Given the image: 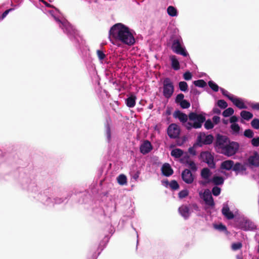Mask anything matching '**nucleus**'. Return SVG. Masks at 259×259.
Listing matches in <instances>:
<instances>
[{
  "instance_id": "nucleus-1",
  "label": "nucleus",
  "mask_w": 259,
  "mask_h": 259,
  "mask_svg": "<svg viewBox=\"0 0 259 259\" xmlns=\"http://www.w3.org/2000/svg\"><path fill=\"white\" fill-rule=\"evenodd\" d=\"M135 34L134 30L121 23L115 24L109 31V37L128 46L135 44Z\"/></svg>"
},
{
  "instance_id": "nucleus-2",
  "label": "nucleus",
  "mask_w": 259,
  "mask_h": 259,
  "mask_svg": "<svg viewBox=\"0 0 259 259\" xmlns=\"http://www.w3.org/2000/svg\"><path fill=\"white\" fill-rule=\"evenodd\" d=\"M213 146L218 152L227 157H231L237 153L240 145L237 142L231 141L227 136L218 134Z\"/></svg>"
},
{
  "instance_id": "nucleus-3",
  "label": "nucleus",
  "mask_w": 259,
  "mask_h": 259,
  "mask_svg": "<svg viewBox=\"0 0 259 259\" xmlns=\"http://www.w3.org/2000/svg\"><path fill=\"white\" fill-rule=\"evenodd\" d=\"M169 41L171 43V49L176 54L182 55L183 57H189V55L187 52L183 39L179 34V30L175 29L172 33L170 35Z\"/></svg>"
},
{
  "instance_id": "nucleus-4",
  "label": "nucleus",
  "mask_w": 259,
  "mask_h": 259,
  "mask_svg": "<svg viewBox=\"0 0 259 259\" xmlns=\"http://www.w3.org/2000/svg\"><path fill=\"white\" fill-rule=\"evenodd\" d=\"M206 114L201 111L197 112L192 111L189 113V121L186 125V129L188 131L191 130L198 129L201 128L204 122L205 121Z\"/></svg>"
},
{
  "instance_id": "nucleus-5",
  "label": "nucleus",
  "mask_w": 259,
  "mask_h": 259,
  "mask_svg": "<svg viewBox=\"0 0 259 259\" xmlns=\"http://www.w3.org/2000/svg\"><path fill=\"white\" fill-rule=\"evenodd\" d=\"M233 226L237 229L244 231H253L257 229L256 225L243 215L235 217Z\"/></svg>"
},
{
  "instance_id": "nucleus-6",
  "label": "nucleus",
  "mask_w": 259,
  "mask_h": 259,
  "mask_svg": "<svg viewBox=\"0 0 259 259\" xmlns=\"http://www.w3.org/2000/svg\"><path fill=\"white\" fill-rule=\"evenodd\" d=\"M214 141V137L211 134L206 135L204 132L200 133L197 137L194 146L202 147L204 145H209Z\"/></svg>"
},
{
  "instance_id": "nucleus-7",
  "label": "nucleus",
  "mask_w": 259,
  "mask_h": 259,
  "mask_svg": "<svg viewBox=\"0 0 259 259\" xmlns=\"http://www.w3.org/2000/svg\"><path fill=\"white\" fill-rule=\"evenodd\" d=\"M163 96L166 99H169L175 91V87L172 81L168 77L164 78L163 81Z\"/></svg>"
},
{
  "instance_id": "nucleus-8",
  "label": "nucleus",
  "mask_w": 259,
  "mask_h": 259,
  "mask_svg": "<svg viewBox=\"0 0 259 259\" xmlns=\"http://www.w3.org/2000/svg\"><path fill=\"white\" fill-rule=\"evenodd\" d=\"M108 234H105L104 238L100 241L99 244H98V256L100 254L101 252L106 247L111 236L114 234L115 229L111 224H108L107 226Z\"/></svg>"
},
{
  "instance_id": "nucleus-9",
  "label": "nucleus",
  "mask_w": 259,
  "mask_h": 259,
  "mask_svg": "<svg viewBox=\"0 0 259 259\" xmlns=\"http://www.w3.org/2000/svg\"><path fill=\"white\" fill-rule=\"evenodd\" d=\"M199 158L206 163L211 169L215 168L214 156L209 151H202L200 153Z\"/></svg>"
},
{
  "instance_id": "nucleus-10",
  "label": "nucleus",
  "mask_w": 259,
  "mask_h": 259,
  "mask_svg": "<svg viewBox=\"0 0 259 259\" xmlns=\"http://www.w3.org/2000/svg\"><path fill=\"white\" fill-rule=\"evenodd\" d=\"M212 175V172L209 168H203L200 171V177L203 180L199 181V184L205 186L210 184Z\"/></svg>"
},
{
  "instance_id": "nucleus-11",
  "label": "nucleus",
  "mask_w": 259,
  "mask_h": 259,
  "mask_svg": "<svg viewBox=\"0 0 259 259\" xmlns=\"http://www.w3.org/2000/svg\"><path fill=\"white\" fill-rule=\"evenodd\" d=\"M199 195L204 201L205 205L209 208H212L215 206L214 199L209 190L206 189L203 193H199Z\"/></svg>"
},
{
  "instance_id": "nucleus-12",
  "label": "nucleus",
  "mask_w": 259,
  "mask_h": 259,
  "mask_svg": "<svg viewBox=\"0 0 259 259\" xmlns=\"http://www.w3.org/2000/svg\"><path fill=\"white\" fill-rule=\"evenodd\" d=\"M180 128L177 124L171 123L167 128V134L170 139H177L180 134Z\"/></svg>"
},
{
  "instance_id": "nucleus-13",
  "label": "nucleus",
  "mask_w": 259,
  "mask_h": 259,
  "mask_svg": "<svg viewBox=\"0 0 259 259\" xmlns=\"http://www.w3.org/2000/svg\"><path fill=\"white\" fill-rule=\"evenodd\" d=\"M173 117L175 118L178 119L186 128V125H187L188 120H189V114L187 115L181 110H176L173 113Z\"/></svg>"
},
{
  "instance_id": "nucleus-14",
  "label": "nucleus",
  "mask_w": 259,
  "mask_h": 259,
  "mask_svg": "<svg viewBox=\"0 0 259 259\" xmlns=\"http://www.w3.org/2000/svg\"><path fill=\"white\" fill-rule=\"evenodd\" d=\"M181 178L182 180L187 184L193 183L194 180V176L189 169H185L182 171Z\"/></svg>"
},
{
  "instance_id": "nucleus-15",
  "label": "nucleus",
  "mask_w": 259,
  "mask_h": 259,
  "mask_svg": "<svg viewBox=\"0 0 259 259\" xmlns=\"http://www.w3.org/2000/svg\"><path fill=\"white\" fill-rule=\"evenodd\" d=\"M221 211L222 214L225 217V218L229 220L232 219L234 220L236 217L230 210L228 202H226L223 204V207Z\"/></svg>"
},
{
  "instance_id": "nucleus-16",
  "label": "nucleus",
  "mask_w": 259,
  "mask_h": 259,
  "mask_svg": "<svg viewBox=\"0 0 259 259\" xmlns=\"http://www.w3.org/2000/svg\"><path fill=\"white\" fill-rule=\"evenodd\" d=\"M152 149L153 146L148 140L144 141L140 146V151L143 155L149 153Z\"/></svg>"
},
{
  "instance_id": "nucleus-17",
  "label": "nucleus",
  "mask_w": 259,
  "mask_h": 259,
  "mask_svg": "<svg viewBox=\"0 0 259 259\" xmlns=\"http://www.w3.org/2000/svg\"><path fill=\"white\" fill-rule=\"evenodd\" d=\"M112 121L111 118L106 117V122L105 123V135L106 137V140L108 143H110L111 140V124Z\"/></svg>"
},
{
  "instance_id": "nucleus-18",
  "label": "nucleus",
  "mask_w": 259,
  "mask_h": 259,
  "mask_svg": "<svg viewBox=\"0 0 259 259\" xmlns=\"http://www.w3.org/2000/svg\"><path fill=\"white\" fill-rule=\"evenodd\" d=\"M246 164L249 166H259V155L255 153L253 155L250 156L247 160Z\"/></svg>"
},
{
  "instance_id": "nucleus-19",
  "label": "nucleus",
  "mask_w": 259,
  "mask_h": 259,
  "mask_svg": "<svg viewBox=\"0 0 259 259\" xmlns=\"http://www.w3.org/2000/svg\"><path fill=\"white\" fill-rule=\"evenodd\" d=\"M231 101L240 109H246L247 108V106L244 103V100L241 98L234 96Z\"/></svg>"
},
{
  "instance_id": "nucleus-20",
  "label": "nucleus",
  "mask_w": 259,
  "mask_h": 259,
  "mask_svg": "<svg viewBox=\"0 0 259 259\" xmlns=\"http://www.w3.org/2000/svg\"><path fill=\"white\" fill-rule=\"evenodd\" d=\"M246 163H242L240 162H234L233 171H235L236 175L242 174L246 170Z\"/></svg>"
},
{
  "instance_id": "nucleus-21",
  "label": "nucleus",
  "mask_w": 259,
  "mask_h": 259,
  "mask_svg": "<svg viewBox=\"0 0 259 259\" xmlns=\"http://www.w3.org/2000/svg\"><path fill=\"white\" fill-rule=\"evenodd\" d=\"M181 215L185 219H188L191 214V211L189 207L187 205H182L178 209Z\"/></svg>"
},
{
  "instance_id": "nucleus-22",
  "label": "nucleus",
  "mask_w": 259,
  "mask_h": 259,
  "mask_svg": "<svg viewBox=\"0 0 259 259\" xmlns=\"http://www.w3.org/2000/svg\"><path fill=\"white\" fill-rule=\"evenodd\" d=\"M161 170L162 175L167 177L171 176L174 173L172 168L168 163H165L162 165Z\"/></svg>"
},
{
  "instance_id": "nucleus-23",
  "label": "nucleus",
  "mask_w": 259,
  "mask_h": 259,
  "mask_svg": "<svg viewBox=\"0 0 259 259\" xmlns=\"http://www.w3.org/2000/svg\"><path fill=\"white\" fill-rule=\"evenodd\" d=\"M136 96L132 93L128 95L127 97L125 99V103L128 108H133L136 105Z\"/></svg>"
},
{
  "instance_id": "nucleus-24",
  "label": "nucleus",
  "mask_w": 259,
  "mask_h": 259,
  "mask_svg": "<svg viewBox=\"0 0 259 259\" xmlns=\"http://www.w3.org/2000/svg\"><path fill=\"white\" fill-rule=\"evenodd\" d=\"M253 116V114L250 111L246 110H242L240 112L241 120L242 123H244V120L249 121L252 118Z\"/></svg>"
},
{
  "instance_id": "nucleus-25",
  "label": "nucleus",
  "mask_w": 259,
  "mask_h": 259,
  "mask_svg": "<svg viewBox=\"0 0 259 259\" xmlns=\"http://www.w3.org/2000/svg\"><path fill=\"white\" fill-rule=\"evenodd\" d=\"M234 162L232 160H225L221 163L220 167L226 170H233Z\"/></svg>"
},
{
  "instance_id": "nucleus-26",
  "label": "nucleus",
  "mask_w": 259,
  "mask_h": 259,
  "mask_svg": "<svg viewBox=\"0 0 259 259\" xmlns=\"http://www.w3.org/2000/svg\"><path fill=\"white\" fill-rule=\"evenodd\" d=\"M170 61L171 68L176 71L180 69V64L177 57L175 55L170 56Z\"/></svg>"
},
{
  "instance_id": "nucleus-27",
  "label": "nucleus",
  "mask_w": 259,
  "mask_h": 259,
  "mask_svg": "<svg viewBox=\"0 0 259 259\" xmlns=\"http://www.w3.org/2000/svg\"><path fill=\"white\" fill-rule=\"evenodd\" d=\"M200 92L196 88L191 87L190 91V98L192 101L198 102V96L200 94Z\"/></svg>"
},
{
  "instance_id": "nucleus-28",
  "label": "nucleus",
  "mask_w": 259,
  "mask_h": 259,
  "mask_svg": "<svg viewBox=\"0 0 259 259\" xmlns=\"http://www.w3.org/2000/svg\"><path fill=\"white\" fill-rule=\"evenodd\" d=\"M225 181V179L218 175H214L211 179L210 183L213 184L215 186L222 185Z\"/></svg>"
},
{
  "instance_id": "nucleus-29",
  "label": "nucleus",
  "mask_w": 259,
  "mask_h": 259,
  "mask_svg": "<svg viewBox=\"0 0 259 259\" xmlns=\"http://www.w3.org/2000/svg\"><path fill=\"white\" fill-rule=\"evenodd\" d=\"M55 19L57 22H58L60 25L61 27L63 28V26L65 27V30L70 34H73L75 33V29L73 28V27L69 25V24H67L66 23H62L58 18H55Z\"/></svg>"
},
{
  "instance_id": "nucleus-30",
  "label": "nucleus",
  "mask_w": 259,
  "mask_h": 259,
  "mask_svg": "<svg viewBox=\"0 0 259 259\" xmlns=\"http://www.w3.org/2000/svg\"><path fill=\"white\" fill-rule=\"evenodd\" d=\"M170 154L171 156L176 158H179L184 154V152L181 149L175 148L171 151Z\"/></svg>"
},
{
  "instance_id": "nucleus-31",
  "label": "nucleus",
  "mask_w": 259,
  "mask_h": 259,
  "mask_svg": "<svg viewBox=\"0 0 259 259\" xmlns=\"http://www.w3.org/2000/svg\"><path fill=\"white\" fill-rule=\"evenodd\" d=\"M231 132L233 135H238L240 133L241 127L238 124H233L230 125Z\"/></svg>"
},
{
  "instance_id": "nucleus-32",
  "label": "nucleus",
  "mask_w": 259,
  "mask_h": 259,
  "mask_svg": "<svg viewBox=\"0 0 259 259\" xmlns=\"http://www.w3.org/2000/svg\"><path fill=\"white\" fill-rule=\"evenodd\" d=\"M213 227L220 232H225L226 233H228L226 226L222 223L213 224Z\"/></svg>"
},
{
  "instance_id": "nucleus-33",
  "label": "nucleus",
  "mask_w": 259,
  "mask_h": 259,
  "mask_svg": "<svg viewBox=\"0 0 259 259\" xmlns=\"http://www.w3.org/2000/svg\"><path fill=\"white\" fill-rule=\"evenodd\" d=\"M117 182L119 185L123 186L127 184V177L124 174L119 175L116 178Z\"/></svg>"
},
{
  "instance_id": "nucleus-34",
  "label": "nucleus",
  "mask_w": 259,
  "mask_h": 259,
  "mask_svg": "<svg viewBox=\"0 0 259 259\" xmlns=\"http://www.w3.org/2000/svg\"><path fill=\"white\" fill-rule=\"evenodd\" d=\"M167 12L168 15L171 17H175L178 15V11L174 7L170 6L167 8Z\"/></svg>"
},
{
  "instance_id": "nucleus-35",
  "label": "nucleus",
  "mask_w": 259,
  "mask_h": 259,
  "mask_svg": "<svg viewBox=\"0 0 259 259\" xmlns=\"http://www.w3.org/2000/svg\"><path fill=\"white\" fill-rule=\"evenodd\" d=\"M234 113V109L231 107L225 109L222 113V115L224 117L231 116Z\"/></svg>"
},
{
  "instance_id": "nucleus-36",
  "label": "nucleus",
  "mask_w": 259,
  "mask_h": 259,
  "mask_svg": "<svg viewBox=\"0 0 259 259\" xmlns=\"http://www.w3.org/2000/svg\"><path fill=\"white\" fill-rule=\"evenodd\" d=\"M208 85L209 87L214 92H217L219 90H220V88L219 86L213 81L209 80L208 82Z\"/></svg>"
},
{
  "instance_id": "nucleus-37",
  "label": "nucleus",
  "mask_w": 259,
  "mask_h": 259,
  "mask_svg": "<svg viewBox=\"0 0 259 259\" xmlns=\"http://www.w3.org/2000/svg\"><path fill=\"white\" fill-rule=\"evenodd\" d=\"M203 123L204 128L207 130L212 129L214 126V123L210 119H208L207 120L205 119V121Z\"/></svg>"
},
{
  "instance_id": "nucleus-38",
  "label": "nucleus",
  "mask_w": 259,
  "mask_h": 259,
  "mask_svg": "<svg viewBox=\"0 0 259 259\" xmlns=\"http://www.w3.org/2000/svg\"><path fill=\"white\" fill-rule=\"evenodd\" d=\"M179 88L181 91L184 92H186L188 91V84L186 81H181L179 82Z\"/></svg>"
},
{
  "instance_id": "nucleus-39",
  "label": "nucleus",
  "mask_w": 259,
  "mask_h": 259,
  "mask_svg": "<svg viewBox=\"0 0 259 259\" xmlns=\"http://www.w3.org/2000/svg\"><path fill=\"white\" fill-rule=\"evenodd\" d=\"M193 84L195 87H197L199 88H204L206 86V82L203 79H198L196 80H194L193 82Z\"/></svg>"
},
{
  "instance_id": "nucleus-40",
  "label": "nucleus",
  "mask_w": 259,
  "mask_h": 259,
  "mask_svg": "<svg viewBox=\"0 0 259 259\" xmlns=\"http://www.w3.org/2000/svg\"><path fill=\"white\" fill-rule=\"evenodd\" d=\"M106 55L102 50H98V59L100 60L101 63L107 62L106 60Z\"/></svg>"
},
{
  "instance_id": "nucleus-41",
  "label": "nucleus",
  "mask_w": 259,
  "mask_h": 259,
  "mask_svg": "<svg viewBox=\"0 0 259 259\" xmlns=\"http://www.w3.org/2000/svg\"><path fill=\"white\" fill-rule=\"evenodd\" d=\"M220 91L222 95L227 98L230 101L232 100V98H234V95L231 94L224 88H221Z\"/></svg>"
},
{
  "instance_id": "nucleus-42",
  "label": "nucleus",
  "mask_w": 259,
  "mask_h": 259,
  "mask_svg": "<svg viewBox=\"0 0 259 259\" xmlns=\"http://www.w3.org/2000/svg\"><path fill=\"white\" fill-rule=\"evenodd\" d=\"M254 132L251 129H246L243 132V136L246 138L252 139L254 136Z\"/></svg>"
},
{
  "instance_id": "nucleus-43",
  "label": "nucleus",
  "mask_w": 259,
  "mask_h": 259,
  "mask_svg": "<svg viewBox=\"0 0 259 259\" xmlns=\"http://www.w3.org/2000/svg\"><path fill=\"white\" fill-rule=\"evenodd\" d=\"M221 192V189L218 186H214L211 189V194L214 196H218Z\"/></svg>"
},
{
  "instance_id": "nucleus-44",
  "label": "nucleus",
  "mask_w": 259,
  "mask_h": 259,
  "mask_svg": "<svg viewBox=\"0 0 259 259\" xmlns=\"http://www.w3.org/2000/svg\"><path fill=\"white\" fill-rule=\"evenodd\" d=\"M217 105L222 109H225L228 107V103L224 100H219L217 103Z\"/></svg>"
},
{
  "instance_id": "nucleus-45",
  "label": "nucleus",
  "mask_w": 259,
  "mask_h": 259,
  "mask_svg": "<svg viewBox=\"0 0 259 259\" xmlns=\"http://www.w3.org/2000/svg\"><path fill=\"white\" fill-rule=\"evenodd\" d=\"M242 247V243L241 242H234L231 245V249L233 251L240 249Z\"/></svg>"
},
{
  "instance_id": "nucleus-46",
  "label": "nucleus",
  "mask_w": 259,
  "mask_h": 259,
  "mask_svg": "<svg viewBox=\"0 0 259 259\" xmlns=\"http://www.w3.org/2000/svg\"><path fill=\"white\" fill-rule=\"evenodd\" d=\"M179 105L180 106L181 108L184 109H188L190 107V103L189 101H187L186 99H184L182 102H181Z\"/></svg>"
},
{
  "instance_id": "nucleus-47",
  "label": "nucleus",
  "mask_w": 259,
  "mask_h": 259,
  "mask_svg": "<svg viewBox=\"0 0 259 259\" xmlns=\"http://www.w3.org/2000/svg\"><path fill=\"white\" fill-rule=\"evenodd\" d=\"M190 161V156L188 153H186L180 158V162L182 163L187 164Z\"/></svg>"
},
{
  "instance_id": "nucleus-48",
  "label": "nucleus",
  "mask_w": 259,
  "mask_h": 259,
  "mask_svg": "<svg viewBox=\"0 0 259 259\" xmlns=\"http://www.w3.org/2000/svg\"><path fill=\"white\" fill-rule=\"evenodd\" d=\"M251 126L255 130H259V119L257 118H253L251 122Z\"/></svg>"
},
{
  "instance_id": "nucleus-49",
  "label": "nucleus",
  "mask_w": 259,
  "mask_h": 259,
  "mask_svg": "<svg viewBox=\"0 0 259 259\" xmlns=\"http://www.w3.org/2000/svg\"><path fill=\"white\" fill-rule=\"evenodd\" d=\"M170 188L172 190H177L179 189L180 185L176 180H173L170 182Z\"/></svg>"
},
{
  "instance_id": "nucleus-50",
  "label": "nucleus",
  "mask_w": 259,
  "mask_h": 259,
  "mask_svg": "<svg viewBox=\"0 0 259 259\" xmlns=\"http://www.w3.org/2000/svg\"><path fill=\"white\" fill-rule=\"evenodd\" d=\"M187 165L189 166L191 171L195 172L197 171L198 168L194 161H190Z\"/></svg>"
},
{
  "instance_id": "nucleus-51",
  "label": "nucleus",
  "mask_w": 259,
  "mask_h": 259,
  "mask_svg": "<svg viewBox=\"0 0 259 259\" xmlns=\"http://www.w3.org/2000/svg\"><path fill=\"white\" fill-rule=\"evenodd\" d=\"M189 195V191L187 189L181 190L178 194L179 197L180 199H183L187 197Z\"/></svg>"
},
{
  "instance_id": "nucleus-52",
  "label": "nucleus",
  "mask_w": 259,
  "mask_h": 259,
  "mask_svg": "<svg viewBox=\"0 0 259 259\" xmlns=\"http://www.w3.org/2000/svg\"><path fill=\"white\" fill-rule=\"evenodd\" d=\"M184 95L182 93H180L178 94L175 98V103L177 104H179L181 102L184 100Z\"/></svg>"
},
{
  "instance_id": "nucleus-53",
  "label": "nucleus",
  "mask_w": 259,
  "mask_h": 259,
  "mask_svg": "<svg viewBox=\"0 0 259 259\" xmlns=\"http://www.w3.org/2000/svg\"><path fill=\"white\" fill-rule=\"evenodd\" d=\"M251 144L253 147L259 146V136L253 137L251 140Z\"/></svg>"
},
{
  "instance_id": "nucleus-54",
  "label": "nucleus",
  "mask_w": 259,
  "mask_h": 259,
  "mask_svg": "<svg viewBox=\"0 0 259 259\" xmlns=\"http://www.w3.org/2000/svg\"><path fill=\"white\" fill-rule=\"evenodd\" d=\"M192 74L189 71H187L183 74V78L186 80H190L192 79Z\"/></svg>"
},
{
  "instance_id": "nucleus-55",
  "label": "nucleus",
  "mask_w": 259,
  "mask_h": 259,
  "mask_svg": "<svg viewBox=\"0 0 259 259\" xmlns=\"http://www.w3.org/2000/svg\"><path fill=\"white\" fill-rule=\"evenodd\" d=\"M248 105L252 109L259 110V102H250Z\"/></svg>"
},
{
  "instance_id": "nucleus-56",
  "label": "nucleus",
  "mask_w": 259,
  "mask_h": 259,
  "mask_svg": "<svg viewBox=\"0 0 259 259\" xmlns=\"http://www.w3.org/2000/svg\"><path fill=\"white\" fill-rule=\"evenodd\" d=\"M239 120V118L236 115H232L230 118V122L231 124H237L238 121Z\"/></svg>"
},
{
  "instance_id": "nucleus-57",
  "label": "nucleus",
  "mask_w": 259,
  "mask_h": 259,
  "mask_svg": "<svg viewBox=\"0 0 259 259\" xmlns=\"http://www.w3.org/2000/svg\"><path fill=\"white\" fill-rule=\"evenodd\" d=\"M186 137H183V138H177L176 143L178 146H182L186 141Z\"/></svg>"
},
{
  "instance_id": "nucleus-58",
  "label": "nucleus",
  "mask_w": 259,
  "mask_h": 259,
  "mask_svg": "<svg viewBox=\"0 0 259 259\" xmlns=\"http://www.w3.org/2000/svg\"><path fill=\"white\" fill-rule=\"evenodd\" d=\"M195 147L196 146H193V147H189L188 149V152L190 154H191L193 156H195L196 155V151L195 149Z\"/></svg>"
},
{
  "instance_id": "nucleus-59",
  "label": "nucleus",
  "mask_w": 259,
  "mask_h": 259,
  "mask_svg": "<svg viewBox=\"0 0 259 259\" xmlns=\"http://www.w3.org/2000/svg\"><path fill=\"white\" fill-rule=\"evenodd\" d=\"M212 119V122L214 123V125L218 124L220 121V117L219 116L215 115L213 116Z\"/></svg>"
},
{
  "instance_id": "nucleus-60",
  "label": "nucleus",
  "mask_w": 259,
  "mask_h": 259,
  "mask_svg": "<svg viewBox=\"0 0 259 259\" xmlns=\"http://www.w3.org/2000/svg\"><path fill=\"white\" fill-rule=\"evenodd\" d=\"M133 172L134 174L132 176V178L136 181L139 177L140 171L139 170H137L136 171Z\"/></svg>"
},
{
  "instance_id": "nucleus-61",
  "label": "nucleus",
  "mask_w": 259,
  "mask_h": 259,
  "mask_svg": "<svg viewBox=\"0 0 259 259\" xmlns=\"http://www.w3.org/2000/svg\"><path fill=\"white\" fill-rule=\"evenodd\" d=\"M191 208L194 209V210L196 211H200V209H199V207L198 206V205L194 203H192L191 205Z\"/></svg>"
},
{
  "instance_id": "nucleus-62",
  "label": "nucleus",
  "mask_w": 259,
  "mask_h": 259,
  "mask_svg": "<svg viewBox=\"0 0 259 259\" xmlns=\"http://www.w3.org/2000/svg\"><path fill=\"white\" fill-rule=\"evenodd\" d=\"M212 112L213 113L217 114H220L221 113V110L217 107H214L212 109Z\"/></svg>"
},
{
  "instance_id": "nucleus-63",
  "label": "nucleus",
  "mask_w": 259,
  "mask_h": 259,
  "mask_svg": "<svg viewBox=\"0 0 259 259\" xmlns=\"http://www.w3.org/2000/svg\"><path fill=\"white\" fill-rule=\"evenodd\" d=\"M11 10V9H9L6 10L2 15V19H4L6 16L8 14L9 12Z\"/></svg>"
},
{
  "instance_id": "nucleus-64",
  "label": "nucleus",
  "mask_w": 259,
  "mask_h": 259,
  "mask_svg": "<svg viewBox=\"0 0 259 259\" xmlns=\"http://www.w3.org/2000/svg\"><path fill=\"white\" fill-rule=\"evenodd\" d=\"M162 183L163 185L165 186V187H167L168 186H169L170 185V182H169L167 179L165 180L162 181Z\"/></svg>"
}]
</instances>
